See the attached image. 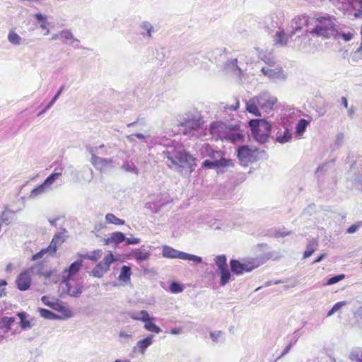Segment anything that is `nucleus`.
<instances>
[{"label": "nucleus", "instance_id": "5", "mask_svg": "<svg viewBox=\"0 0 362 362\" xmlns=\"http://www.w3.org/2000/svg\"><path fill=\"white\" fill-rule=\"evenodd\" d=\"M103 148H105L104 144L100 145L99 146L87 147V151L91 154L90 163L100 171H103L108 168H113L115 163L113 158H103L96 155H109L110 153H108L107 150L104 151H101Z\"/></svg>", "mask_w": 362, "mask_h": 362}, {"label": "nucleus", "instance_id": "54", "mask_svg": "<svg viewBox=\"0 0 362 362\" xmlns=\"http://www.w3.org/2000/svg\"><path fill=\"white\" fill-rule=\"evenodd\" d=\"M41 300L42 302V303L51 308H54L55 304L57 303V300H54L53 299H51L49 297H47V296H42L41 298Z\"/></svg>", "mask_w": 362, "mask_h": 362}, {"label": "nucleus", "instance_id": "41", "mask_svg": "<svg viewBox=\"0 0 362 362\" xmlns=\"http://www.w3.org/2000/svg\"><path fill=\"white\" fill-rule=\"evenodd\" d=\"M105 221L110 224L124 225L125 221L116 217L113 214L108 213L105 215Z\"/></svg>", "mask_w": 362, "mask_h": 362}, {"label": "nucleus", "instance_id": "17", "mask_svg": "<svg viewBox=\"0 0 362 362\" xmlns=\"http://www.w3.org/2000/svg\"><path fill=\"white\" fill-rule=\"evenodd\" d=\"M208 157L211 160L218 163L219 165H225L227 167L233 165L232 160L224 158L223 153L221 151L214 150L212 148Z\"/></svg>", "mask_w": 362, "mask_h": 362}, {"label": "nucleus", "instance_id": "31", "mask_svg": "<svg viewBox=\"0 0 362 362\" xmlns=\"http://www.w3.org/2000/svg\"><path fill=\"white\" fill-rule=\"evenodd\" d=\"M34 16L37 21L41 23L40 28L45 30V35H47L50 33V30L47 27L49 23L47 16L42 13H36Z\"/></svg>", "mask_w": 362, "mask_h": 362}, {"label": "nucleus", "instance_id": "62", "mask_svg": "<svg viewBox=\"0 0 362 362\" xmlns=\"http://www.w3.org/2000/svg\"><path fill=\"white\" fill-rule=\"evenodd\" d=\"M354 9L362 13V0H356Z\"/></svg>", "mask_w": 362, "mask_h": 362}, {"label": "nucleus", "instance_id": "56", "mask_svg": "<svg viewBox=\"0 0 362 362\" xmlns=\"http://www.w3.org/2000/svg\"><path fill=\"white\" fill-rule=\"evenodd\" d=\"M344 278H345L344 274H339V275L334 276L333 277L329 278L327 280V285L334 284L340 281L341 280L344 279Z\"/></svg>", "mask_w": 362, "mask_h": 362}, {"label": "nucleus", "instance_id": "55", "mask_svg": "<svg viewBox=\"0 0 362 362\" xmlns=\"http://www.w3.org/2000/svg\"><path fill=\"white\" fill-rule=\"evenodd\" d=\"M170 291L173 293H178L183 291V288L180 284L173 282L170 286Z\"/></svg>", "mask_w": 362, "mask_h": 362}, {"label": "nucleus", "instance_id": "47", "mask_svg": "<svg viewBox=\"0 0 362 362\" xmlns=\"http://www.w3.org/2000/svg\"><path fill=\"white\" fill-rule=\"evenodd\" d=\"M221 274V286H225L230 279V273L228 268L220 270Z\"/></svg>", "mask_w": 362, "mask_h": 362}, {"label": "nucleus", "instance_id": "7", "mask_svg": "<svg viewBox=\"0 0 362 362\" xmlns=\"http://www.w3.org/2000/svg\"><path fill=\"white\" fill-rule=\"evenodd\" d=\"M67 230L63 228L62 231L56 233L48 247L41 250L39 252L36 253L32 257V260L35 261L39 259L44 257L45 255L53 256L56 254L58 247L65 242L66 235L65 233Z\"/></svg>", "mask_w": 362, "mask_h": 362}, {"label": "nucleus", "instance_id": "19", "mask_svg": "<svg viewBox=\"0 0 362 362\" xmlns=\"http://www.w3.org/2000/svg\"><path fill=\"white\" fill-rule=\"evenodd\" d=\"M231 270L236 274H242L245 272H250L254 269V267L250 266L247 264L240 263L239 261L233 259L230 262Z\"/></svg>", "mask_w": 362, "mask_h": 362}, {"label": "nucleus", "instance_id": "9", "mask_svg": "<svg viewBox=\"0 0 362 362\" xmlns=\"http://www.w3.org/2000/svg\"><path fill=\"white\" fill-rule=\"evenodd\" d=\"M258 153L257 149L250 148L247 145H243L238 148L237 156L240 164L247 166L249 163L257 160Z\"/></svg>", "mask_w": 362, "mask_h": 362}, {"label": "nucleus", "instance_id": "50", "mask_svg": "<svg viewBox=\"0 0 362 362\" xmlns=\"http://www.w3.org/2000/svg\"><path fill=\"white\" fill-rule=\"evenodd\" d=\"M212 147L209 144H204L198 151L199 154L203 158H207L210 154Z\"/></svg>", "mask_w": 362, "mask_h": 362}, {"label": "nucleus", "instance_id": "39", "mask_svg": "<svg viewBox=\"0 0 362 362\" xmlns=\"http://www.w3.org/2000/svg\"><path fill=\"white\" fill-rule=\"evenodd\" d=\"M38 312L40 316L45 319L47 320H59V315L52 313V311L45 309V308H38Z\"/></svg>", "mask_w": 362, "mask_h": 362}, {"label": "nucleus", "instance_id": "63", "mask_svg": "<svg viewBox=\"0 0 362 362\" xmlns=\"http://www.w3.org/2000/svg\"><path fill=\"white\" fill-rule=\"evenodd\" d=\"M361 45H360V47L356 49V51L355 52V54H358V55H359V58H360V59H362V25H361Z\"/></svg>", "mask_w": 362, "mask_h": 362}, {"label": "nucleus", "instance_id": "8", "mask_svg": "<svg viewBox=\"0 0 362 362\" xmlns=\"http://www.w3.org/2000/svg\"><path fill=\"white\" fill-rule=\"evenodd\" d=\"M162 256L168 259H180L182 260L193 262L197 264L202 262V258L199 256L179 251L170 246L165 245L162 246Z\"/></svg>", "mask_w": 362, "mask_h": 362}, {"label": "nucleus", "instance_id": "1", "mask_svg": "<svg viewBox=\"0 0 362 362\" xmlns=\"http://www.w3.org/2000/svg\"><path fill=\"white\" fill-rule=\"evenodd\" d=\"M163 154L167 158V165L171 169L187 175L194 170V158L181 148H170L163 151Z\"/></svg>", "mask_w": 362, "mask_h": 362}, {"label": "nucleus", "instance_id": "49", "mask_svg": "<svg viewBox=\"0 0 362 362\" xmlns=\"http://www.w3.org/2000/svg\"><path fill=\"white\" fill-rule=\"evenodd\" d=\"M223 123L220 122H213L210 126V132L212 135L221 136L220 129L223 128Z\"/></svg>", "mask_w": 362, "mask_h": 362}, {"label": "nucleus", "instance_id": "14", "mask_svg": "<svg viewBox=\"0 0 362 362\" xmlns=\"http://www.w3.org/2000/svg\"><path fill=\"white\" fill-rule=\"evenodd\" d=\"M225 69L228 73L238 77L239 79H242L245 71V69L238 65V59H229L225 65Z\"/></svg>", "mask_w": 362, "mask_h": 362}, {"label": "nucleus", "instance_id": "24", "mask_svg": "<svg viewBox=\"0 0 362 362\" xmlns=\"http://www.w3.org/2000/svg\"><path fill=\"white\" fill-rule=\"evenodd\" d=\"M130 256L137 262H143L150 258L151 253L146 250L136 249L132 252Z\"/></svg>", "mask_w": 362, "mask_h": 362}, {"label": "nucleus", "instance_id": "18", "mask_svg": "<svg viewBox=\"0 0 362 362\" xmlns=\"http://www.w3.org/2000/svg\"><path fill=\"white\" fill-rule=\"evenodd\" d=\"M82 267V261L77 260L73 262L68 269L63 271V279H70L73 276L76 275Z\"/></svg>", "mask_w": 362, "mask_h": 362}, {"label": "nucleus", "instance_id": "16", "mask_svg": "<svg viewBox=\"0 0 362 362\" xmlns=\"http://www.w3.org/2000/svg\"><path fill=\"white\" fill-rule=\"evenodd\" d=\"M69 280L70 279H62V285L64 286V290L71 297H79L82 293L83 286L80 284H75L72 286L70 284Z\"/></svg>", "mask_w": 362, "mask_h": 362}, {"label": "nucleus", "instance_id": "60", "mask_svg": "<svg viewBox=\"0 0 362 362\" xmlns=\"http://www.w3.org/2000/svg\"><path fill=\"white\" fill-rule=\"evenodd\" d=\"M127 245H136L139 244L140 243V239L137 238H126V240H124Z\"/></svg>", "mask_w": 362, "mask_h": 362}, {"label": "nucleus", "instance_id": "6", "mask_svg": "<svg viewBox=\"0 0 362 362\" xmlns=\"http://www.w3.org/2000/svg\"><path fill=\"white\" fill-rule=\"evenodd\" d=\"M31 274H37L45 278H49L52 272L49 271L43 272L42 264H35L29 269L22 272L17 276L16 280L17 288L20 291H26L30 288L31 284Z\"/></svg>", "mask_w": 362, "mask_h": 362}, {"label": "nucleus", "instance_id": "40", "mask_svg": "<svg viewBox=\"0 0 362 362\" xmlns=\"http://www.w3.org/2000/svg\"><path fill=\"white\" fill-rule=\"evenodd\" d=\"M14 322V317H4L0 320L1 327L4 329L6 332H7L11 329V326Z\"/></svg>", "mask_w": 362, "mask_h": 362}, {"label": "nucleus", "instance_id": "23", "mask_svg": "<svg viewBox=\"0 0 362 362\" xmlns=\"http://www.w3.org/2000/svg\"><path fill=\"white\" fill-rule=\"evenodd\" d=\"M53 310L58 311L59 313H61V315H59V320L69 319L73 316L72 311L68 307L63 305L58 301L55 304Z\"/></svg>", "mask_w": 362, "mask_h": 362}, {"label": "nucleus", "instance_id": "22", "mask_svg": "<svg viewBox=\"0 0 362 362\" xmlns=\"http://www.w3.org/2000/svg\"><path fill=\"white\" fill-rule=\"evenodd\" d=\"M153 342V335H148L146 338L137 341L136 346L134 349H138L139 352L144 354L148 346Z\"/></svg>", "mask_w": 362, "mask_h": 362}, {"label": "nucleus", "instance_id": "43", "mask_svg": "<svg viewBox=\"0 0 362 362\" xmlns=\"http://www.w3.org/2000/svg\"><path fill=\"white\" fill-rule=\"evenodd\" d=\"M308 124L309 122L308 120L305 119H300L296 127V133L299 135L302 134L305 131Z\"/></svg>", "mask_w": 362, "mask_h": 362}, {"label": "nucleus", "instance_id": "30", "mask_svg": "<svg viewBox=\"0 0 362 362\" xmlns=\"http://www.w3.org/2000/svg\"><path fill=\"white\" fill-rule=\"evenodd\" d=\"M17 316L20 318V326L23 329H28L32 327L31 321L28 319V315L26 313H18Z\"/></svg>", "mask_w": 362, "mask_h": 362}, {"label": "nucleus", "instance_id": "37", "mask_svg": "<svg viewBox=\"0 0 362 362\" xmlns=\"http://www.w3.org/2000/svg\"><path fill=\"white\" fill-rule=\"evenodd\" d=\"M47 188L44 185L43 183L37 186V187L34 188L29 195L30 199H35L38 196L44 194L47 191Z\"/></svg>", "mask_w": 362, "mask_h": 362}, {"label": "nucleus", "instance_id": "3", "mask_svg": "<svg viewBox=\"0 0 362 362\" xmlns=\"http://www.w3.org/2000/svg\"><path fill=\"white\" fill-rule=\"evenodd\" d=\"M277 98L267 91L261 93L259 95L250 98L246 102V110L248 112L261 116V111L265 112L271 110L276 103Z\"/></svg>", "mask_w": 362, "mask_h": 362}, {"label": "nucleus", "instance_id": "12", "mask_svg": "<svg viewBox=\"0 0 362 362\" xmlns=\"http://www.w3.org/2000/svg\"><path fill=\"white\" fill-rule=\"evenodd\" d=\"M306 25H308V17L307 16L300 15L294 17L290 23L291 31L289 32V36L293 37L296 33L300 32L303 28Z\"/></svg>", "mask_w": 362, "mask_h": 362}, {"label": "nucleus", "instance_id": "11", "mask_svg": "<svg viewBox=\"0 0 362 362\" xmlns=\"http://www.w3.org/2000/svg\"><path fill=\"white\" fill-rule=\"evenodd\" d=\"M202 122L200 119H193L181 124L180 130L185 135L197 136L196 132L200 128Z\"/></svg>", "mask_w": 362, "mask_h": 362}, {"label": "nucleus", "instance_id": "10", "mask_svg": "<svg viewBox=\"0 0 362 362\" xmlns=\"http://www.w3.org/2000/svg\"><path fill=\"white\" fill-rule=\"evenodd\" d=\"M115 260L112 252L105 256L103 259L91 271V274L94 277L101 278L110 269L111 264Z\"/></svg>", "mask_w": 362, "mask_h": 362}, {"label": "nucleus", "instance_id": "2", "mask_svg": "<svg viewBox=\"0 0 362 362\" xmlns=\"http://www.w3.org/2000/svg\"><path fill=\"white\" fill-rule=\"evenodd\" d=\"M313 25L314 28L308 31L310 34L327 39L338 34L337 19L327 13L316 15L313 18Z\"/></svg>", "mask_w": 362, "mask_h": 362}, {"label": "nucleus", "instance_id": "51", "mask_svg": "<svg viewBox=\"0 0 362 362\" xmlns=\"http://www.w3.org/2000/svg\"><path fill=\"white\" fill-rule=\"evenodd\" d=\"M63 90H64V86H61L59 88V89L58 90L57 93L55 94V95L51 100V101L44 108V110L40 113V115L45 113L46 111H47L54 105V103L57 101V100L59 98V95L62 93Z\"/></svg>", "mask_w": 362, "mask_h": 362}, {"label": "nucleus", "instance_id": "36", "mask_svg": "<svg viewBox=\"0 0 362 362\" xmlns=\"http://www.w3.org/2000/svg\"><path fill=\"white\" fill-rule=\"evenodd\" d=\"M102 253L103 252L101 250H95L91 252L90 253L80 255V257L93 262H96L101 257Z\"/></svg>", "mask_w": 362, "mask_h": 362}, {"label": "nucleus", "instance_id": "45", "mask_svg": "<svg viewBox=\"0 0 362 362\" xmlns=\"http://www.w3.org/2000/svg\"><path fill=\"white\" fill-rule=\"evenodd\" d=\"M292 137L291 133L288 129H285L283 134H279L277 136L276 140L277 142L280 144H284L291 140Z\"/></svg>", "mask_w": 362, "mask_h": 362}, {"label": "nucleus", "instance_id": "46", "mask_svg": "<svg viewBox=\"0 0 362 362\" xmlns=\"http://www.w3.org/2000/svg\"><path fill=\"white\" fill-rule=\"evenodd\" d=\"M214 261L219 271L228 268L226 257L225 255H223L217 256Z\"/></svg>", "mask_w": 362, "mask_h": 362}, {"label": "nucleus", "instance_id": "25", "mask_svg": "<svg viewBox=\"0 0 362 362\" xmlns=\"http://www.w3.org/2000/svg\"><path fill=\"white\" fill-rule=\"evenodd\" d=\"M62 175V169H60L59 171H57L55 170L49 176H48L45 180L44 181V185L47 188V189H50L53 184L61 177Z\"/></svg>", "mask_w": 362, "mask_h": 362}, {"label": "nucleus", "instance_id": "35", "mask_svg": "<svg viewBox=\"0 0 362 362\" xmlns=\"http://www.w3.org/2000/svg\"><path fill=\"white\" fill-rule=\"evenodd\" d=\"M349 358L352 362H362V349H353L349 356Z\"/></svg>", "mask_w": 362, "mask_h": 362}, {"label": "nucleus", "instance_id": "33", "mask_svg": "<svg viewBox=\"0 0 362 362\" xmlns=\"http://www.w3.org/2000/svg\"><path fill=\"white\" fill-rule=\"evenodd\" d=\"M243 134L240 131H231L227 135L226 139L233 144H238L243 141Z\"/></svg>", "mask_w": 362, "mask_h": 362}, {"label": "nucleus", "instance_id": "29", "mask_svg": "<svg viewBox=\"0 0 362 362\" xmlns=\"http://www.w3.org/2000/svg\"><path fill=\"white\" fill-rule=\"evenodd\" d=\"M8 41L13 45H21L23 42L22 37L15 31L14 29L9 30L7 36Z\"/></svg>", "mask_w": 362, "mask_h": 362}, {"label": "nucleus", "instance_id": "34", "mask_svg": "<svg viewBox=\"0 0 362 362\" xmlns=\"http://www.w3.org/2000/svg\"><path fill=\"white\" fill-rule=\"evenodd\" d=\"M131 274V268L129 266L123 265L119 275V280L127 283L130 281Z\"/></svg>", "mask_w": 362, "mask_h": 362}, {"label": "nucleus", "instance_id": "44", "mask_svg": "<svg viewBox=\"0 0 362 362\" xmlns=\"http://www.w3.org/2000/svg\"><path fill=\"white\" fill-rule=\"evenodd\" d=\"M299 337H300V334H299L298 331H296V332H293L292 341H291L289 342V344L285 347V349H284L283 353L281 354V356H283L286 355V354H288L289 352V351L291 349V347L298 341Z\"/></svg>", "mask_w": 362, "mask_h": 362}, {"label": "nucleus", "instance_id": "38", "mask_svg": "<svg viewBox=\"0 0 362 362\" xmlns=\"http://www.w3.org/2000/svg\"><path fill=\"white\" fill-rule=\"evenodd\" d=\"M131 317L133 320H139L145 322L146 321H149L151 317L146 310H141L138 313H132L131 315Z\"/></svg>", "mask_w": 362, "mask_h": 362}, {"label": "nucleus", "instance_id": "28", "mask_svg": "<svg viewBox=\"0 0 362 362\" xmlns=\"http://www.w3.org/2000/svg\"><path fill=\"white\" fill-rule=\"evenodd\" d=\"M339 9L346 11L350 7L354 9L356 0H331Z\"/></svg>", "mask_w": 362, "mask_h": 362}, {"label": "nucleus", "instance_id": "4", "mask_svg": "<svg viewBox=\"0 0 362 362\" xmlns=\"http://www.w3.org/2000/svg\"><path fill=\"white\" fill-rule=\"evenodd\" d=\"M249 126L255 141L259 144L268 141L272 131V124L267 120L264 119H251L249 122Z\"/></svg>", "mask_w": 362, "mask_h": 362}, {"label": "nucleus", "instance_id": "58", "mask_svg": "<svg viewBox=\"0 0 362 362\" xmlns=\"http://www.w3.org/2000/svg\"><path fill=\"white\" fill-rule=\"evenodd\" d=\"M147 136L141 133L133 134L127 136V139L130 142H134L135 138L139 139H145Z\"/></svg>", "mask_w": 362, "mask_h": 362}, {"label": "nucleus", "instance_id": "20", "mask_svg": "<svg viewBox=\"0 0 362 362\" xmlns=\"http://www.w3.org/2000/svg\"><path fill=\"white\" fill-rule=\"evenodd\" d=\"M61 40L64 41V43H67L69 40H71L70 45H73L75 48H78L80 40L77 38H75L74 34L69 29H64L60 31Z\"/></svg>", "mask_w": 362, "mask_h": 362}, {"label": "nucleus", "instance_id": "57", "mask_svg": "<svg viewBox=\"0 0 362 362\" xmlns=\"http://www.w3.org/2000/svg\"><path fill=\"white\" fill-rule=\"evenodd\" d=\"M258 56L259 58H260L262 60H263L270 66L274 63V60L270 57H267L265 53L262 51L259 52Z\"/></svg>", "mask_w": 362, "mask_h": 362}, {"label": "nucleus", "instance_id": "48", "mask_svg": "<svg viewBox=\"0 0 362 362\" xmlns=\"http://www.w3.org/2000/svg\"><path fill=\"white\" fill-rule=\"evenodd\" d=\"M144 329L147 331L152 332L156 334H159L161 332V329L157 326L156 324L151 322V320L149 321H146L144 322Z\"/></svg>", "mask_w": 362, "mask_h": 362}, {"label": "nucleus", "instance_id": "53", "mask_svg": "<svg viewBox=\"0 0 362 362\" xmlns=\"http://www.w3.org/2000/svg\"><path fill=\"white\" fill-rule=\"evenodd\" d=\"M354 35V30L349 31L347 33H339L338 32V34L337 35V36L334 37L338 38V37H341L344 41L348 42V41H350L353 38Z\"/></svg>", "mask_w": 362, "mask_h": 362}, {"label": "nucleus", "instance_id": "27", "mask_svg": "<svg viewBox=\"0 0 362 362\" xmlns=\"http://www.w3.org/2000/svg\"><path fill=\"white\" fill-rule=\"evenodd\" d=\"M140 28L141 29V35L144 37L151 38L152 33L155 31L154 27L148 21H143L140 24Z\"/></svg>", "mask_w": 362, "mask_h": 362}, {"label": "nucleus", "instance_id": "32", "mask_svg": "<svg viewBox=\"0 0 362 362\" xmlns=\"http://www.w3.org/2000/svg\"><path fill=\"white\" fill-rule=\"evenodd\" d=\"M318 243L316 240L312 239L307 245L306 250L303 254V258L306 259L310 257L317 249Z\"/></svg>", "mask_w": 362, "mask_h": 362}, {"label": "nucleus", "instance_id": "26", "mask_svg": "<svg viewBox=\"0 0 362 362\" xmlns=\"http://www.w3.org/2000/svg\"><path fill=\"white\" fill-rule=\"evenodd\" d=\"M274 37L275 44L282 47L286 45L288 39L291 37L282 30L277 31Z\"/></svg>", "mask_w": 362, "mask_h": 362}, {"label": "nucleus", "instance_id": "13", "mask_svg": "<svg viewBox=\"0 0 362 362\" xmlns=\"http://www.w3.org/2000/svg\"><path fill=\"white\" fill-rule=\"evenodd\" d=\"M284 19V12L277 9L265 18V23L268 27L277 28L283 24Z\"/></svg>", "mask_w": 362, "mask_h": 362}, {"label": "nucleus", "instance_id": "59", "mask_svg": "<svg viewBox=\"0 0 362 362\" xmlns=\"http://www.w3.org/2000/svg\"><path fill=\"white\" fill-rule=\"evenodd\" d=\"M222 335L223 332L221 331H214L210 332V337L214 342H218Z\"/></svg>", "mask_w": 362, "mask_h": 362}, {"label": "nucleus", "instance_id": "52", "mask_svg": "<svg viewBox=\"0 0 362 362\" xmlns=\"http://www.w3.org/2000/svg\"><path fill=\"white\" fill-rule=\"evenodd\" d=\"M202 166L206 169H213L215 168H224L225 165H219L218 163L206 159L202 164Z\"/></svg>", "mask_w": 362, "mask_h": 362}, {"label": "nucleus", "instance_id": "42", "mask_svg": "<svg viewBox=\"0 0 362 362\" xmlns=\"http://www.w3.org/2000/svg\"><path fill=\"white\" fill-rule=\"evenodd\" d=\"M122 169L126 172L132 173L135 175L139 174V170L132 161H125L122 165Z\"/></svg>", "mask_w": 362, "mask_h": 362}, {"label": "nucleus", "instance_id": "64", "mask_svg": "<svg viewBox=\"0 0 362 362\" xmlns=\"http://www.w3.org/2000/svg\"><path fill=\"white\" fill-rule=\"evenodd\" d=\"M182 332V327H176V328H173L170 330V334H173V335H177V334H181Z\"/></svg>", "mask_w": 362, "mask_h": 362}, {"label": "nucleus", "instance_id": "21", "mask_svg": "<svg viewBox=\"0 0 362 362\" xmlns=\"http://www.w3.org/2000/svg\"><path fill=\"white\" fill-rule=\"evenodd\" d=\"M125 240H126V237L123 233L114 232L110 234V237H108L104 240V244L105 245H108L112 243L117 245V244L121 243L122 242L124 241Z\"/></svg>", "mask_w": 362, "mask_h": 362}, {"label": "nucleus", "instance_id": "15", "mask_svg": "<svg viewBox=\"0 0 362 362\" xmlns=\"http://www.w3.org/2000/svg\"><path fill=\"white\" fill-rule=\"evenodd\" d=\"M261 72L269 78L272 80H285L286 76L281 67L272 69L270 67H262Z\"/></svg>", "mask_w": 362, "mask_h": 362}, {"label": "nucleus", "instance_id": "61", "mask_svg": "<svg viewBox=\"0 0 362 362\" xmlns=\"http://www.w3.org/2000/svg\"><path fill=\"white\" fill-rule=\"evenodd\" d=\"M361 226L360 224H354V225H351L346 230L347 233H349V234H351V233H354L355 232L357 231V230L359 228V227Z\"/></svg>", "mask_w": 362, "mask_h": 362}]
</instances>
